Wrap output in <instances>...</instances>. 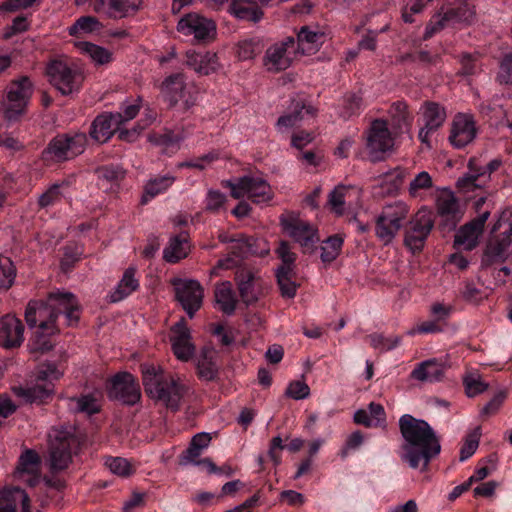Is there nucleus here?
<instances>
[{
	"mask_svg": "<svg viewBox=\"0 0 512 512\" xmlns=\"http://www.w3.org/2000/svg\"><path fill=\"white\" fill-rule=\"evenodd\" d=\"M480 436L481 431L480 428L477 427L465 437L464 443L460 449V461L467 460L476 452L479 446Z\"/></svg>",
	"mask_w": 512,
	"mask_h": 512,
	"instance_id": "obj_60",
	"label": "nucleus"
},
{
	"mask_svg": "<svg viewBox=\"0 0 512 512\" xmlns=\"http://www.w3.org/2000/svg\"><path fill=\"white\" fill-rule=\"evenodd\" d=\"M176 299L181 304L187 315L192 318L201 308L204 297V289L196 280L174 281Z\"/></svg>",
	"mask_w": 512,
	"mask_h": 512,
	"instance_id": "obj_18",
	"label": "nucleus"
},
{
	"mask_svg": "<svg viewBox=\"0 0 512 512\" xmlns=\"http://www.w3.org/2000/svg\"><path fill=\"white\" fill-rule=\"evenodd\" d=\"M62 376L55 364L45 363L37 369L33 384L13 387V392L28 403H42L54 394V383Z\"/></svg>",
	"mask_w": 512,
	"mask_h": 512,
	"instance_id": "obj_5",
	"label": "nucleus"
},
{
	"mask_svg": "<svg viewBox=\"0 0 512 512\" xmlns=\"http://www.w3.org/2000/svg\"><path fill=\"white\" fill-rule=\"evenodd\" d=\"M190 251L188 235L180 233L170 238L167 246L163 251V258L168 263H177L187 257Z\"/></svg>",
	"mask_w": 512,
	"mask_h": 512,
	"instance_id": "obj_42",
	"label": "nucleus"
},
{
	"mask_svg": "<svg viewBox=\"0 0 512 512\" xmlns=\"http://www.w3.org/2000/svg\"><path fill=\"white\" fill-rule=\"evenodd\" d=\"M33 94V84L28 77L12 81L6 89V97L2 102V112L6 119L16 120L26 110Z\"/></svg>",
	"mask_w": 512,
	"mask_h": 512,
	"instance_id": "obj_11",
	"label": "nucleus"
},
{
	"mask_svg": "<svg viewBox=\"0 0 512 512\" xmlns=\"http://www.w3.org/2000/svg\"><path fill=\"white\" fill-rule=\"evenodd\" d=\"M24 341V325L15 315L6 314L0 319V346L18 348Z\"/></svg>",
	"mask_w": 512,
	"mask_h": 512,
	"instance_id": "obj_26",
	"label": "nucleus"
},
{
	"mask_svg": "<svg viewBox=\"0 0 512 512\" xmlns=\"http://www.w3.org/2000/svg\"><path fill=\"white\" fill-rule=\"evenodd\" d=\"M399 430L403 438L401 460L413 469L426 470L441 452L440 439L434 429L425 420L404 414L399 419Z\"/></svg>",
	"mask_w": 512,
	"mask_h": 512,
	"instance_id": "obj_1",
	"label": "nucleus"
},
{
	"mask_svg": "<svg viewBox=\"0 0 512 512\" xmlns=\"http://www.w3.org/2000/svg\"><path fill=\"white\" fill-rule=\"evenodd\" d=\"M468 167L470 171L463 177H460L456 183L457 188L464 193L481 188L482 179L487 177L485 171L480 172L475 169V162L473 160L469 161Z\"/></svg>",
	"mask_w": 512,
	"mask_h": 512,
	"instance_id": "obj_47",
	"label": "nucleus"
},
{
	"mask_svg": "<svg viewBox=\"0 0 512 512\" xmlns=\"http://www.w3.org/2000/svg\"><path fill=\"white\" fill-rule=\"evenodd\" d=\"M182 138L174 134L172 131H165L164 133H153L149 135V141L154 145L160 146L162 152L166 154H173L179 150Z\"/></svg>",
	"mask_w": 512,
	"mask_h": 512,
	"instance_id": "obj_51",
	"label": "nucleus"
},
{
	"mask_svg": "<svg viewBox=\"0 0 512 512\" xmlns=\"http://www.w3.org/2000/svg\"><path fill=\"white\" fill-rule=\"evenodd\" d=\"M33 332L28 347L31 353H45L54 347L53 337L59 333L56 324L42 323Z\"/></svg>",
	"mask_w": 512,
	"mask_h": 512,
	"instance_id": "obj_31",
	"label": "nucleus"
},
{
	"mask_svg": "<svg viewBox=\"0 0 512 512\" xmlns=\"http://www.w3.org/2000/svg\"><path fill=\"white\" fill-rule=\"evenodd\" d=\"M433 186V179L426 171H421L411 180L408 186V194L414 199H424L426 191Z\"/></svg>",
	"mask_w": 512,
	"mask_h": 512,
	"instance_id": "obj_52",
	"label": "nucleus"
},
{
	"mask_svg": "<svg viewBox=\"0 0 512 512\" xmlns=\"http://www.w3.org/2000/svg\"><path fill=\"white\" fill-rule=\"evenodd\" d=\"M277 281L281 294L287 298H293L297 292V284L292 280L293 268L288 266H281L277 270Z\"/></svg>",
	"mask_w": 512,
	"mask_h": 512,
	"instance_id": "obj_55",
	"label": "nucleus"
},
{
	"mask_svg": "<svg viewBox=\"0 0 512 512\" xmlns=\"http://www.w3.org/2000/svg\"><path fill=\"white\" fill-rule=\"evenodd\" d=\"M118 122L115 121L112 113L98 115L91 125L90 136L99 143L107 142L119 129Z\"/></svg>",
	"mask_w": 512,
	"mask_h": 512,
	"instance_id": "obj_38",
	"label": "nucleus"
},
{
	"mask_svg": "<svg viewBox=\"0 0 512 512\" xmlns=\"http://www.w3.org/2000/svg\"><path fill=\"white\" fill-rule=\"evenodd\" d=\"M222 184L230 188L231 196L235 199L247 196L252 202L260 204L270 201L273 197L270 185L261 177L243 176L236 181H223Z\"/></svg>",
	"mask_w": 512,
	"mask_h": 512,
	"instance_id": "obj_12",
	"label": "nucleus"
},
{
	"mask_svg": "<svg viewBox=\"0 0 512 512\" xmlns=\"http://www.w3.org/2000/svg\"><path fill=\"white\" fill-rule=\"evenodd\" d=\"M282 231L301 246H309L318 241L317 228L302 219L293 211H285L279 217Z\"/></svg>",
	"mask_w": 512,
	"mask_h": 512,
	"instance_id": "obj_13",
	"label": "nucleus"
},
{
	"mask_svg": "<svg viewBox=\"0 0 512 512\" xmlns=\"http://www.w3.org/2000/svg\"><path fill=\"white\" fill-rule=\"evenodd\" d=\"M79 439L66 430L53 429L49 434V455L52 470H63L79 449Z\"/></svg>",
	"mask_w": 512,
	"mask_h": 512,
	"instance_id": "obj_9",
	"label": "nucleus"
},
{
	"mask_svg": "<svg viewBox=\"0 0 512 512\" xmlns=\"http://www.w3.org/2000/svg\"><path fill=\"white\" fill-rule=\"evenodd\" d=\"M211 440L209 433L201 432L194 435L189 447L180 457V464L188 465L191 462H196L202 452L210 445Z\"/></svg>",
	"mask_w": 512,
	"mask_h": 512,
	"instance_id": "obj_43",
	"label": "nucleus"
},
{
	"mask_svg": "<svg viewBox=\"0 0 512 512\" xmlns=\"http://www.w3.org/2000/svg\"><path fill=\"white\" fill-rule=\"evenodd\" d=\"M353 420L356 424L365 427H381L386 424V413L384 407L375 402L368 405V409H359L354 413Z\"/></svg>",
	"mask_w": 512,
	"mask_h": 512,
	"instance_id": "obj_39",
	"label": "nucleus"
},
{
	"mask_svg": "<svg viewBox=\"0 0 512 512\" xmlns=\"http://www.w3.org/2000/svg\"><path fill=\"white\" fill-rule=\"evenodd\" d=\"M71 402L75 403V409L78 412L93 415L100 412L101 401L94 395L86 394L80 397L72 398Z\"/></svg>",
	"mask_w": 512,
	"mask_h": 512,
	"instance_id": "obj_58",
	"label": "nucleus"
},
{
	"mask_svg": "<svg viewBox=\"0 0 512 512\" xmlns=\"http://www.w3.org/2000/svg\"><path fill=\"white\" fill-rule=\"evenodd\" d=\"M398 136L399 134L389 129L388 120H373L365 132L366 158L373 163L383 161L394 150Z\"/></svg>",
	"mask_w": 512,
	"mask_h": 512,
	"instance_id": "obj_6",
	"label": "nucleus"
},
{
	"mask_svg": "<svg viewBox=\"0 0 512 512\" xmlns=\"http://www.w3.org/2000/svg\"><path fill=\"white\" fill-rule=\"evenodd\" d=\"M46 75L49 83L64 96L79 92L84 82L81 69L62 59L50 61L46 67Z\"/></svg>",
	"mask_w": 512,
	"mask_h": 512,
	"instance_id": "obj_7",
	"label": "nucleus"
},
{
	"mask_svg": "<svg viewBox=\"0 0 512 512\" xmlns=\"http://www.w3.org/2000/svg\"><path fill=\"white\" fill-rule=\"evenodd\" d=\"M407 171L404 168L396 167L391 169L376 178L379 194L381 196L397 195L404 184Z\"/></svg>",
	"mask_w": 512,
	"mask_h": 512,
	"instance_id": "obj_32",
	"label": "nucleus"
},
{
	"mask_svg": "<svg viewBox=\"0 0 512 512\" xmlns=\"http://www.w3.org/2000/svg\"><path fill=\"white\" fill-rule=\"evenodd\" d=\"M142 0H94L93 10L113 18L134 15L141 7Z\"/></svg>",
	"mask_w": 512,
	"mask_h": 512,
	"instance_id": "obj_27",
	"label": "nucleus"
},
{
	"mask_svg": "<svg viewBox=\"0 0 512 512\" xmlns=\"http://www.w3.org/2000/svg\"><path fill=\"white\" fill-rule=\"evenodd\" d=\"M47 302L50 308L59 314L64 313L68 325H74L80 318V307L75 296L70 292H53L50 293Z\"/></svg>",
	"mask_w": 512,
	"mask_h": 512,
	"instance_id": "obj_25",
	"label": "nucleus"
},
{
	"mask_svg": "<svg viewBox=\"0 0 512 512\" xmlns=\"http://www.w3.org/2000/svg\"><path fill=\"white\" fill-rule=\"evenodd\" d=\"M453 24H470L475 18V8L466 0H455L453 7H445Z\"/></svg>",
	"mask_w": 512,
	"mask_h": 512,
	"instance_id": "obj_46",
	"label": "nucleus"
},
{
	"mask_svg": "<svg viewBox=\"0 0 512 512\" xmlns=\"http://www.w3.org/2000/svg\"><path fill=\"white\" fill-rule=\"evenodd\" d=\"M324 34L318 31H312L308 27H303L297 35L298 50L304 55H311L318 51L322 44Z\"/></svg>",
	"mask_w": 512,
	"mask_h": 512,
	"instance_id": "obj_44",
	"label": "nucleus"
},
{
	"mask_svg": "<svg viewBox=\"0 0 512 512\" xmlns=\"http://www.w3.org/2000/svg\"><path fill=\"white\" fill-rule=\"evenodd\" d=\"M25 320L30 328L42 323L56 324L57 313L50 308L47 301L31 300L25 310Z\"/></svg>",
	"mask_w": 512,
	"mask_h": 512,
	"instance_id": "obj_30",
	"label": "nucleus"
},
{
	"mask_svg": "<svg viewBox=\"0 0 512 512\" xmlns=\"http://www.w3.org/2000/svg\"><path fill=\"white\" fill-rule=\"evenodd\" d=\"M361 190L352 185H337L328 195L327 206L336 216L353 212L361 204Z\"/></svg>",
	"mask_w": 512,
	"mask_h": 512,
	"instance_id": "obj_14",
	"label": "nucleus"
},
{
	"mask_svg": "<svg viewBox=\"0 0 512 512\" xmlns=\"http://www.w3.org/2000/svg\"><path fill=\"white\" fill-rule=\"evenodd\" d=\"M271 1L272 0H234L230 5V11L238 19L257 22L263 16V12L257 5H267Z\"/></svg>",
	"mask_w": 512,
	"mask_h": 512,
	"instance_id": "obj_37",
	"label": "nucleus"
},
{
	"mask_svg": "<svg viewBox=\"0 0 512 512\" xmlns=\"http://www.w3.org/2000/svg\"><path fill=\"white\" fill-rule=\"evenodd\" d=\"M510 256H512V209L507 208L501 212L492 227L483 253L482 265L490 266L504 262Z\"/></svg>",
	"mask_w": 512,
	"mask_h": 512,
	"instance_id": "obj_3",
	"label": "nucleus"
},
{
	"mask_svg": "<svg viewBox=\"0 0 512 512\" xmlns=\"http://www.w3.org/2000/svg\"><path fill=\"white\" fill-rule=\"evenodd\" d=\"M434 226L433 213L430 209L422 207L417 211L410 222V228L429 235Z\"/></svg>",
	"mask_w": 512,
	"mask_h": 512,
	"instance_id": "obj_57",
	"label": "nucleus"
},
{
	"mask_svg": "<svg viewBox=\"0 0 512 512\" xmlns=\"http://www.w3.org/2000/svg\"><path fill=\"white\" fill-rule=\"evenodd\" d=\"M21 512H31L28 494L18 488H11L0 492V512H15L17 507Z\"/></svg>",
	"mask_w": 512,
	"mask_h": 512,
	"instance_id": "obj_36",
	"label": "nucleus"
},
{
	"mask_svg": "<svg viewBox=\"0 0 512 512\" xmlns=\"http://www.w3.org/2000/svg\"><path fill=\"white\" fill-rule=\"evenodd\" d=\"M423 125L419 129L418 139L421 143L431 146V135L435 133L445 122L447 114L445 108L432 101H426L421 106Z\"/></svg>",
	"mask_w": 512,
	"mask_h": 512,
	"instance_id": "obj_19",
	"label": "nucleus"
},
{
	"mask_svg": "<svg viewBox=\"0 0 512 512\" xmlns=\"http://www.w3.org/2000/svg\"><path fill=\"white\" fill-rule=\"evenodd\" d=\"M87 142L84 132L71 131L58 134L42 151V159L48 165L69 161L85 151Z\"/></svg>",
	"mask_w": 512,
	"mask_h": 512,
	"instance_id": "obj_4",
	"label": "nucleus"
},
{
	"mask_svg": "<svg viewBox=\"0 0 512 512\" xmlns=\"http://www.w3.org/2000/svg\"><path fill=\"white\" fill-rule=\"evenodd\" d=\"M211 332L219 338V342L222 346L232 345L238 335L236 329L222 324L212 325Z\"/></svg>",
	"mask_w": 512,
	"mask_h": 512,
	"instance_id": "obj_62",
	"label": "nucleus"
},
{
	"mask_svg": "<svg viewBox=\"0 0 512 512\" xmlns=\"http://www.w3.org/2000/svg\"><path fill=\"white\" fill-rule=\"evenodd\" d=\"M449 25H454L447 10L443 6L434 14L426 25L424 39H429Z\"/></svg>",
	"mask_w": 512,
	"mask_h": 512,
	"instance_id": "obj_56",
	"label": "nucleus"
},
{
	"mask_svg": "<svg viewBox=\"0 0 512 512\" xmlns=\"http://www.w3.org/2000/svg\"><path fill=\"white\" fill-rule=\"evenodd\" d=\"M427 237L428 235L423 232L409 228L406 232L404 242L413 253H417L423 249Z\"/></svg>",
	"mask_w": 512,
	"mask_h": 512,
	"instance_id": "obj_63",
	"label": "nucleus"
},
{
	"mask_svg": "<svg viewBox=\"0 0 512 512\" xmlns=\"http://www.w3.org/2000/svg\"><path fill=\"white\" fill-rule=\"evenodd\" d=\"M295 44L294 37L288 36L268 47L263 57L266 71L278 73L289 68L292 64L291 51Z\"/></svg>",
	"mask_w": 512,
	"mask_h": 512,
	"instance_id": "obj_16",
	"label": "nucleus"
},
{
	"mask_svg": "<svg viewBox=\"0 0 512 512\" xmlns=\"http://www.w3.org/2000/svg\"><path fill=\"white\" fill-rule=\"evenodd\" d=\"M105 465L113 474L121 477H127L133 473L129 461L122 457H108L105 460Z\"/></svg>",
	"mask_w": 512,
	"mask_h": 512,
	"instance_id": "obj_61",
	"label": "nucleus"
},
{
	"mask_svg": "<svg viewBox=\"0 0 512 512\" xmlns=\"http://www.w3.org/2000/svg\"><path fill=\"white\" fill-rule=\"evenodd\" d=\"M102 27V24L96 17L82 16L68 28V33L73 37H81L87 34L98 32L102 29Z\"/></svg>",
	"mask_w": 512,
	"mask_h": 512,
	"instance_id": "obj_50",
	"label": "nucleus"
},
{
	"mask_svg": "<svg viewBox=\"0 0 512 512\" xmlns=\"http://www.w3.org/2000/svg\"><path fill=\"white\" fill-rule=\"evenodd\" d=\"M489 216L490 212L484 211L477 218L462 226L455 235V244L462 246L465 250L474 249Z\"/></svg>",
	"mask_w": 512,
	"mask_h": 512,
	"instance_id": "obj_28",
	"label": "nucleus"
},
{
	"mask_svg": "<svg viewBox=\"0 0 512 512\" xmlns=\"http://www.w3.org/2000/svg\"><path fill=\"white\" fill-rule=\"evenodd\" d=\"M140 370L147 396L168 409L178 410L185 394V386L180 378L166 372L160 365L144 363Z\"/></svg>",
	"mask_w": 512,
	"mask_h": 512,
	"instance_id": "obj_2",
	"label": "nucleus"
},
{
	"mask_svg": "<svg viewBox=\"0 0 512 512\" xmlns=\"http://www.w3.org/2000/svg\"><path fill=\"white\" fill-rule=\"evenodd\" d=\"M263 50V43L260 38H250L239 41L236 48V55L239 60L247 61L254 59Z\"/></svg>",
	"mask_w": 512,
	"mask_h": 512,
	"instance_id": "obj_54",
	"label": "nucleus"
},
{
	"mask_svg": "<svg viewBox=\"0 0 512 512\" xmlns=\"http://www.w3.org/2000/svg\"><path fill=\"white\" fill-rule=\"evenodd\" d=\"M226 195L218 190H209L205 199V209L212 213H218L226 203Z\"/></svg>",
	"mask_w": 512,
	"mask_h": 512,
	"instance_id": "obj_64",
	"label": "nucleus"
},
{
	"mask_svg": "<svg viewBox=\"0 0 512 512\" xmlns=\"http://www.w3.org/2000/svg\"><path fill=\"white\" fill-rule=\"evenodd\" d=\"M409 213L410 207L404 201H395L385 205L376 220V236L384 244H389L402 228Z\"/></svg>",
	"mask_w": 512,
	"mask_h": 512,
	"instance_id": "obj_8",
	"label": "nucleus"
},
{
	"mask_svg": "<svg viewBox=\"0 0 512 512\" xmlns=\"http://www.w3.org/2000/svg\"><path fill=\"white\" fill-rule=\"evenodd\" d=\"M108 395L126 405H135L141 399V389L137 378L128 372L117 373L110 380Z\"/></svg>",
	"mask_w": 512,
	"mask_h": 512,
	"instance_id": "obj_15",
	"label": "nucleus"
},
{
	"mask_svg": "<svg viewBox=\"0 0 512 512\" xmlns=\"http://www.w3.org/2000/svg\"><path fill=\"white\" fill-rule=\"evenodd\" d=\"M161 96L170 106L181 103L184 109H189L196 104L197 90L194 85L185 81L182 73L167 76L159 86Z\"/></svg>",
	"mask_w": 512,
	"mask_h": 512,
	"instance_id": "obj_10",
	"label": "nucleus"
},
{
	"mask_svg": "<svg viewBox=\"0 0 512 512\" xmlns=\"http://www.w3.org/2000/svg\"><path fill=\"white\" fill-rule=\"evenodd\" d=\"M16 477L29 486L38 483L40 477V457L33 450H26L19 458Z\"/></svg>",
	"mask_w": 512,
	"mask_h": 512,
	"instance_id": "obj_29",
	"label": "nucleus"
},
{
	"mask_svg": "<svg viewBox=\"0 0 512 512\" xmlns=\"http://www.w3.org/2000/svg\"><path fill=\"white\" fill-rule=\"evenodd\" d=\"M177 31L184 36H193L197 41H206L214 38L216 24L203 15L190 12L181 17L177 23Z\"/></svg>",
	"mask_w": 512,
	"mask_h": 512,
	"instance_id": "obj_17",
	"label": "nucleus"
},
{
	"mask_svg": "<svg viewBox=\"0 0 512 512\" xmlns=\"http://www.w3.org/2000/svg\"><path fill=\"white\" fill-rule=\"evenodd\" d=\"M185 65L199 76L215 74L222 68L217 53L211 51L188 50L185 53Z\"/></svg>",
	"mask_w": 512,
	"mask_h": 512,
	"instance_id": "obj_24",
	"label": "nucleus"
},
{
	"mask_svg": "<svg viewBox=\"0 0 512 512\" xmlns=\"http://www.w3.org/2000/svg\"><path fill=\"white\" fill-rule=\"evenodd\" d=\"M214 298L215 303L221 312L227 315L234 313L237 304V297L231 282L224 281L216 284Z\"/></svg>",
	"mask_w": 512,
	"mask_h": 512,
	"instance_id": "obj_41",
	"label": "nucleus"
},
{
	"mask_svg": "<svg viewBox=\"0 0 512 512\" xmlns=\"http://www.w3.org/2000/svg\"><path fill=\"white\" fill-rule=\"evenodd\" d=\"M388 116L392 130L399 135L412 126L414 119L407 102L403 100H397L390 105Z\"/></svg>",
	"mask_w": 512,
	"mask_h": 512,
	"instance_id": "obj_34",
	"label": "nucleus"
},
{
	"mask_svg": "<svg viewBox=\"0 0 512 512\" xmlns=\"http://www.w3.org/2000/svg\"><path fill=\"white\" fill-rule=\"evenodd\" d=\"M170 342L174 355L180 361H189L195 353L191 333L184 319L172 326Z\"/></svg>",
	"mask_w": 512,
	"mask_h": 512,
	"instance_id": "obj_23",
	"label": "nucleus"
},
{
	"mask_svg": "<svg viewBox=\"0 0 512 512\" xmlns=\"http://www.w3.org/2000/svg\"><path fill=\"white\" fill-rule=\"evenodd\" d=\"M16 268L7 256L0 254V289L8 290L14 283Z\"/></svg>",
	"mask_w": 512,
	"mask_h": 512,
	"instance_id": "obj_59",
	"label": "nucleus"
},
{
	"mask_svg": "<svg viewBox=\"0 0 512 512\" xmlns=\"http://www.w3.org/2000/svg\"><path fill=\"white\" fill-rule=\"evenodd\" d=\"M175 181L176 177L173 175L158 176L150 179L145 184L142 203H146L155 196L165 193Z\"/></svg>",
	"mask_w": 512,
	"mask_h": 512,
	"instance_id": "obj_45",
	"label": "nucleus"
},
{
	"mask_svg": "<svg viewBox=\"0 0 512 512\" xmlns=\"http://www.w3.org/2000/svg\"><path fill=\"white\" fill-rule=\"evenodd\" d=\"M476 133L474 117L471 114L458 113L452 121L449 141L455 148H463L474 140Z\"/></svg>",
	"mask_w": 512,
	"mask_h": 512,
	"instance_id": "obj_22",
	"label": "nucleus"
},
{
	"mask_svg": "<svg viewBox=\"0 0 512 512\" xmlns=\"http://www.w3.org/2000/svg\"><path fill=\"white\" fill-rule=\"evenodd\" d=\"M446 365L437 359L425 360L416 365L411 377L420 382H438L444 377Z\"/></svg>",
	"mask_w": 512,
	"mask_h": 512,
	"instance_id": "obj_35",
	"label": "nucleus"
},
{
	"mask_svg": "<svg viewBox=\"0 0 512 512\" xmlns=\"http://www.w3.org/2000/svg\"><path fill=\"white\" fill-rule=\"evenodd\" d=\"M197 372L199 378L205 381L214 380L218 375V367L214 361L211 351H203L197 361Z\"/></svg>",
	"mask_w": 512,
	"mask_h": 512,
	"instance_id": "obj_53",
	"label": "nucleus"
},
{
	"mask_svg": "<svg viewBox=\"0 0 512 512\" xmlns=\"http://www.w3.org/2000/svg\"><path fill=\"white\" fill-rule=\"evenodd\" d=\"M316 112L313 106L302 100L293 101L291 111L279 117L276 126L280 131L296 127L306 116L315 117Z\"/></svg>",
	"mask_w": 512,
	"mask_h": 512,
	"instance_id": "obj_33",
	"label": "nucleus"
},
{
	"mask_svg": "<svg viewBox=\"0 0 512 512\" xmlns=\"http://www.w3.org/2000/svg\"><path fill=\"white\" fill-rule=\"evenodd\" d=\"M343 243L344 235L342 234H335L324 240L320 247L322 262L329 264L336 260L342 251Z\"/></svg>",
	"mask_w": 512,
	"mask_h": 512,
	"instance_id": "obj_48",
	"label": "nucleus"
},
{
	"mask_svg": "<svg viewBox=\"0 0 512 512\" xmlns=\"http://www.w3.org/2000/svg\"><path fill=\"white\" fill-rule=\"evenodd\" d=\"M136 272L134 267H129L124 271L122 278L109 295L110 302L122 301L139 288L140 284L139 279L136 277Z\"/></svg>",
	"mask_w": 512,
	"mask_h": 512,
	"instance_id": "obj_40",
	"label": "nucleus"
},
{
	"mask_svg": "<svg viewBox=\"0 0 512 512\" xmlns=\"http://www.w3.org/2000/svg\"><path fill=\"white\" fill-rule=\"evenodd\" d=\"M435 206L438 216L450 229L455 228L463 218V206L454 192L447 188L439 190L435 199Z\"/></svg>",
	"mask_w": 512,
	"mask_h": 512,
	"instance_id": "obj_21",
	"label": "nucleus"
},
{
	"mask_svg": "<svg viewBox=\"0 0 512 512\" xmlns=\"http://www.w3.org/2000/svg\"><path fill=\"white\" fill-rule=\"evenodd\" d=\"M235 281L246 304L256 302L267 288L266 282L256 272L246 267L237 270Z\"/></svg>",
	"mask_w": 512,
	"mask_h": 512,
	"instance_id": "obj_20",
	"label": "nucleus"
},
{
	"mask_svg": "<svg viewBox=\"0 0 512 512\" xmlns=\"http://www.w3.org/2000/svg\"><path fill=\"white\" fill-rule=\"evenodd\" d=\"M77 48L87 55L96 65H105L112 61V53L104 47L91 42H77Z\"/></svg>",
	"mask_w": 512,
	"mask_h": 512,
	"instance_id": "obj_49",
	"label": "nucleus"
}]
</instances>
